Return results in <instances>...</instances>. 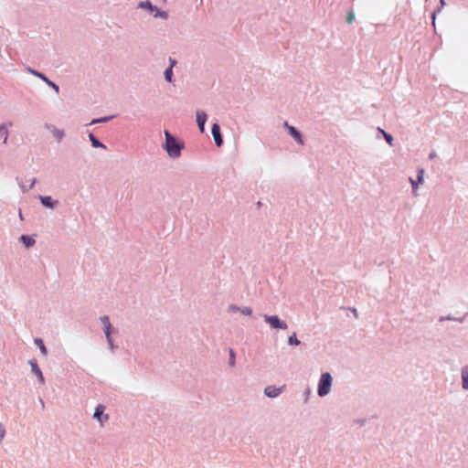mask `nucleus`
Segmentation results:
<instances>
[{"label": "nucleus", "instance_id": "f257e3e1", "mask_svg": "<svg viewBox=\"0 0 468 468\" xmlns=\"http://www.w3.org/2000/svg\"><path fill=\"white\" fill-rule=\"evenodd\" d=\"M137 8L145 10L147 13L153 16L154 18H161L166 20L168 18V13L161 10L156 5H153L150 0L140 1L137 3Z\"/></svg>", "mask_w": 468, "mask_h": 468}, {"label": "nucleus", "instance_id": "f03ea898", "mask_svg": "<svg viewBox=\"0 0 468 468\" xmlns=\"http://www.w3.org/2000/svg\"><path fill=\"white\" fill-rule=\"evenodd\" d=\"M165 149H166L168 154L172 157L179 156L181 149L184 146V144L178 142L167 131L165 132Z\"/></svg>", "mask_w": 468, "mask_h": 468}, {"label": "nucleus", "instance_id": "7ed1b4c3", "mask_svg": "<svg viewBox=\"0 0 468 468\" xmlns=\"http://www.w3.org/2000/svg\"><path fill=\"white\" fill-rule=\"evenodd\" d=\"M332 384V378L329 373H324L321 376L318 387V395L324 397L328 394Z\"/></svg>", "mask_w": 468, "mask_h": 468}, {"label": "nucleus", "instance_id": "20e7f679", "mask_svg": "<svg viewBox=\"0 0 468 468\" xmlns=\"http://www.w3.org/2000/svg\"><path fill=\"white\" fill-rule=\"evenodd\" d=\"M27 71L29 73H31L32 75L42 80V81H44L46 84H48L49 87H51L56 91L57 94L59 92V87L55 82L48 80L43 73L37 71L31 68H27Z\"/></svg>", "mask_w": 468, "mask_h": 468}, {"label": "nucleus", "instance_id": "39448f33", "mask_svg": "<svg viewBox=\"0 0 468 468\" xmlns=\"http://www.w3.org/2000/svg\"><path fill=\"white\" fill-rule=\"evenodd\" d=\"M265 320L273 327V328H282L286 329L287 324L282 323L277 316H266Z\"/></svg>", "mask_w": 468, "mask_h": 468}, {"label": "nucleus", "instance_id": "423d86ee", "mask_svg": "<svg viewBox=\"0 0 468 468\" xmlns=\"http://www.w3.org/2000/svg\"><path fill=\"white\" fill-rule=\"evenodd\" d=\"M212 134L215 140V143L218 146L222 144V137L220 135V128L218 123H214L212 126Z\"/></svg>", "mask_w": 468, "mask_h": 468}, {"label": "nucleus", "instance_id": "0eeeda50", "mask_svg": "<svg viewBox=\"0 0 468 468\" xmlns=\"http://www.w3.org/2000/svg\"><path fill=\"white\" fill-rule=\"evenodd\" d=\"M282 391L281 388L268 387L265 388V394L270 398L277 397Z\"/></svg>", "mask_w": 468, "mask_h": 468}, {"label": "nucleus", "instance_id": "6e6552de", "mask_svg": "<svg viewBox=\"0 0 468 468\" xmlns=\"http://www.w3.org/2000/svg\"><path fill=\"white\" fill-rule=\"evenodd\" d=\"M101 321L103 323V324L105 325V335L107 336V339L109 340V342L112 344V338H111V323H110V320H109V317L107 316H104L103 318H101Z\"/></svg>", "mask_w": 468, "mask_h": 468}, {"label": "nucleus", "instance_id": "1a4fd4ad", "mask_svg": "<svg viewBox=\"0 0 468 468\" xmlns=\"http://www.w3.org/2000/svg\"><path fill=\"white\" fill-rule=\"evenodd\" d=\"M439 1H440L439 7L436 10H434L431 14V20H432L433 27H435V19H436L437 14L440 13L445 5L444 0H439Z\"/></svg>", "mask_w": 468, "mask_h": 468}, {"label": "nucleus", "instance_id": "9d476101", "mask_svg": "<svg viewBox=\"0 0 468 468\" xmlns=\"http://www.w3.org/2000/svg\"><path fill=\"white\" fill-rule=\"evenodd\" d=\"M285 125L288 127L290 133L293 136V138L298 141L301 144H303V140L300 133L296 131V129L292 126H288L287 123Z\"/></svg>", "mask_w": 468, "mask_h": 468}, {"label": "nucleus", "instance_id": "9b49d317", "mask_svg": "<svg viewBox=\"0 0 468 468\" xmlns=\"http://www.w3.org/2000/svg\"><path fill=\"white\" fill-rule=\"evenodd\" d=\"M30 364H31L33 372L39 378L40 381L43 382L44 381V378H43L42 372L38 368L37 363L36 362H31Z\"/></svg>", "mask_w": 468, "mask_h": 468}, {"label": "nucleus", "instance_id": "f8f14e48", "mask_svg": "<svg viewBox=\"0 0 468 468\" xmlns=\"http://www.w3.org/2000/svg\"><path fill=\"white\" fill-rule=\"evenodd\" d=\"M103 411H104V406L99 405L95 410L94 418H96L98 420L101 421Z\"/></svg>", "mask_w": 468, "mask_h": 468}, {"label": "nucleus", "instance_id": "ddd939ff", "mask_svg": "<svg viewBox=\"0 0 468 468\" xmlns=\"http://www.w3.org/2000/svg\"><path fill=\"white\" fill-rule=\"evenodd\" d=\"M463 378V388H468V367L462 373Z\"/></svg>", "mask_w": 468, "mask_h": 468}, {"label": "nucleus", "instance_id": "4468645a", "mask_svg": "<svg viewBox=\"0 0 468 468\" xmlns=\"http://www.w3.org/2000/svg\"><path fill=\"white\" fill-rule=\"evenodd\" d=\"M164 76L165 80L171 83L173 81V69L167 68L164 72Z\"/></svg>", "mask_w": 468, "mask_h": 468}, {"label": "nucleus", "instance_id": "2eb2a0df", "mask_svg": "<svg viewBox=\"0 0 468 468\" xmlns=\"http://www.w3.org/2000/svg\"><path fill=\"white\" fill-rule=\"evenodd\" d=\"M21 240L23 241V243H24L27 247H31V246H33V245H34V243H35V240H34L32 238H30V237H28V236H26V235H23V236L21 237Z\"/></svg>", "mask_w": 468, "mask_h": 468}, {"label": "nucleus", "instance_id": "dca6fc26", "mask_svg": "<svg viewBox=\"0 0 468 468\" xmlns=\"http://www.w3.org/2000/svg\"><path fill=\"white\" fill-rule=\"evenodd\" d=\"M40 199L44 206H46L48 207H53L54 204H53L50 197H41Z\"/></svg>", "mask_w": 468, "mask_h": 468}, {"label": "nucleus", "instance_id": "f3484780", "mask_svg": "<svg viewBox=\"0 0 468 468\" xmlns=\"http://www.w3.org/2000/svg\"><path fill=\"white\" fill-rule=\"evenodd\" d=\"M35 343L39 346V348H40V350H41L42 354H43V355H46V354H47V348H46V346H44V343H43L42 339H40V338H37V339L35 340Z\"/></svg>", "mask_w": 468, "mask_h": 468}, {"label": "nucleus", "instance_id": "a211bd4d", "mask_svg": "<svg viewBox=\"0 0 468 468\" xmlns=\"http://www.w3.org/2000/svg\"><path fill=\"white\" fill-rule=\"evenodd\" d=\"M90 140L94 147H104L94 136L92 133L89 135Z\"/></svg>", "mask_w": 468, "mask_h": 468}, {"label": "nucleus", "instance_id": "6ab92c4d", "mask_svg": "<svg viewBox=\"0 0 468 468\" xmlns=\"http://www.w3.org/2000/svg\"><path fill=\"white\" fill-rule=\"evenodd\" d=\"M0 139L5 144L7 140V131L4 127H0Z\"/></svg>", "mask_w": 468, "mask_h": 468}, {"label": "nucleus", "instance_id": "aec40b11", "mask_svg": "<svg viewBox=\"0 0 468 468\" xmlns=\"http://www.w3.org/2000/svg\"><path fill=\"white\" fill-rule=\"evenodd\" d=\"M288 341H289V344H290V345H292V346H298V345H300V341L297 339V337H296V335H295V334H293L292 335H291V336L289 337V340H288Z\"/></svg>", "mask_w": 468, "mask_h": 468}, {"label": "nucleus", "instance_id": "412c9836", "mask_svg": "<svg viewBox=\"0 0 468 468\" xmlns=\"http://www.w3.org/2000/svg\"><path fill=\"white\" fill-rule=\"evenodd\" d=\"M355 20V14L353 11L348 12L346 16L347 23L351 24Z\"/></svg>", "mask_w": 468, "mask_h": 468}, {"label": "nucleus", "instance_id": "4be33fe9", "mask_svg": "<svg viewBox=\"0 0 468 468\" xmlns=\"http://www.w3.org/2000/svg\"><path fill=\"white\" fill-rule=\"evenodd\" d=\"M379 131L383 133V135H384V137H385L386 141H387L389 144H391V143H392V136H391L390 134L386 133H385L383 130H381V129H379Z\"/></svg>", "mask_w": 468, "mask_h": 468}, {"label": "nucleus", "instance_id": "5701e85b", "mask_svg": "<svg viewBox=\"0 0 468 468\" xmlns=\"http://www.w3.org/2000/svg\"><path fill=\"white\" fill-rule=\"evenodd\" d=\"M197 121H198V127H199L200 131L204 132V125H205L206 119H197Z\"/></svg>", "mask_w": 468, "mask_h": 468}, {"label": "nucleus", "instance_id": "b1692460", "mask_svg": "<svg viewBox=\"0 0 468 468\" xmlns=\"http://www.w3.org/2000/svg\"><path fill=\"white\" fill-rule=\"evenodd\" d=\"M196 117H207V113L202 110H197L196 112Z\"/></svg>", "mask_w": 468, "mask_h": 468}, {"label": "nucleus", "instance_id": "393cba45", "mask_svg": "<svg viewBox=\"0 0 468 468\" xmlns=\"http://www.w3.org/2000/svg\"><path fill=\"white\" fill-rule=\"evenodd\" d=\"M229 356H230V365L235 364V354L232 349L229 350Z\"/></svg>", "mask_w": 468, "mask_h": 468}, {"label": "nucleus", "instance_id": "a878e982", "mask_svg": "<svg viewBox=\"0 0 468 468\" xmlns=\"http://www.w3.org/2000/svg\"><path fill=\"white\" fill-rule=\"evenodd\" d=\"M423 173H424V171H423L422 169H421V170H420V175H419V176H418V181H417L419 184L422 183V180H423Z\"/></svg>", "mask_w": 468, "mask_h": 468}, {"label": "nucleus", "instance_id": "bb28decb", "mask_svg": "<svg viewBox=\"0 0 468 468\" xmlns=\"http://www.w3.org/2000/svg\"><path fill=\"white\" fill-rule=\"evenodd\" d=\"M169 62H170V65H169L168 68H172L173 69L176 66V60L172 58H169Z\"/></svg>", "mask_w": 468, "mask_h": 468}, {"label": "nucleus", "instance_id": "cd10ccee", "mask_svg": "<svg viewBox=\"0 0 468 468\" xmlns=\"http://www.w3.org/2000/svg\"><path fill=\"white\" fill-rule=\"evenodd\" d=\"M241 313L250 315L251 314V310L250 308H245L241 311Z\"/></svg>", "mask_w": 468, "mask_h": 468}, {"label": "nucleus", "instance_id": "c85d7f7f", "mask_svg": "<svg viewBox=\"0 0 468 468\" xmlns=\"http://www.w3.org/2000/svg\"><path fill=\"white\" fill-rule=\"evenodd\" d=\"M410 182H411L413 189L415 190L417 188L419 183L417 181L412 180V179L410 180Z\"/></svg>", "mask_w": 468, "mask_h": 468}, {"label": "nucleus", "instance_id": "c756f323", "mask_svg": "<svg viewBox=\"0 0 468 468\" xmlns=\"http://www.w3.org/2000/svg\"><path fill=\"white\" fill-rule=\"evenodd\" d=\"M104 119H93L92 122H90V125L96 123V122H99L101 121H103Z\"/></svg>", "mask_w": 468, "mask_h": 468}, {"label": "nucleus", "instance_id": "7c9ffc66", "mask_svg": "<svg viewBox=\"0 0 468 468\" xmlns=\"http://www.w3.org/2000/svg\"><path fill=\"white\" fill-rule=\"evenodd\" d=\"M353 314L356 316L357 315V313H356V309H353L352 310Z\"/></svg>", "mask_w": 468, "mask_h": 468}]
</instances>
